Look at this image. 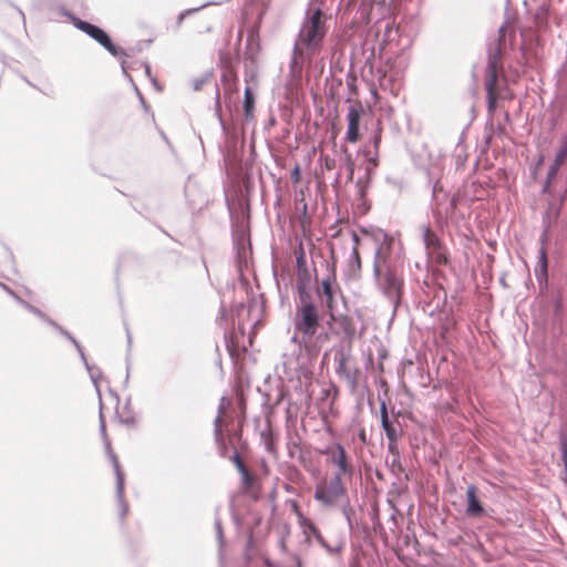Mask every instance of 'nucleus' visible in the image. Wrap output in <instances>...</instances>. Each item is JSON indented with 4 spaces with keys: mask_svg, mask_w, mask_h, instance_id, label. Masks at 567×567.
Segmentation results:
<instances>
[{
    "mask_svg": "<svg viewBox=\"0 0 567 567\" xmlns=\"http://www.w3.org/2000/svg\"><path fill=\"white\" fill-rule=\"evenodd\" d=\"M362 80L369 85L370 93L374 100H381L382 96L379 90L389 92L392 96L398 97L402 89V74L403 73H369V79L365 73H360Z\"/></svg>",
    "mask_w": 567,
    "mask_h": 567,
    "instance_id": "6",
    "label": "nucleus"
},
{
    "mask_svg": "<svg viewBox=\"0 0 567 567\" xmlns=\"http://www.w3.org/2000/svg\"><path fill=\"white\" fill-rule=\"evenodd\" d=\"M505 37V27L499 29V35L493 42H491L488 48V65L487 71H503L502 64V47L504 43Z\"/></svg>",
    "mask_w": 567,
    "mask_h": 567,
    "instance_id": "15",
    "label": "nucleus"
},
{
    "mask_svg": "<svg viewBox=\"0 0 567 567\" xmlns=\"http://www.w3.org/2000/svg\"><path fill=\"white\" fill-rule=\"evenodd\" d=\"M282 567H303V563L298 555L291 556V564L285 565Z\"/></svg>",
    "mask_w": 567,
    "mask_h": 567,
    "instance_id": "56",
    "label": "nucleus"
},
{
    "mask_svg": "<svg viewBox=\"0 0 567 567\" xmlns=\"http://www.w3.org/2000/svg\"><path fill=\"white\" fill-rule=\"evenodd\" d=\"M559 167H560V165H557L556 163H554L550 166L548 174H547V183H549L553 178H555V176L558 173Z\"/></svg>",
    "mask_w": 567,
    "mask_h": 567,
    "instance_id": "55",
    "label": "nucleus"
},
{
    "mask_svg": "<svg viewBox=\"0 0 567 567\" xmlns=\"http://www.w3.org/2000/svg\"><path fill=\"white\" fill-rule=\"evenodd\" d=\"M215 352H216L215 364L219 368L220 374L223 375L224 371H223V365H221V354H220L218 346H216Z\"/></svg>",
    "mask_w": 567,
    "mask_h": 567,
    "instance_id": "59",
    "label": "nucleus"
},
{
    "mask_svg": "<svg viewBox=\"0 0 567 567\" xmlns=\"http://www.w3.org/2000/svg\"><path fill=\"white\" fill-rule=\"evenodd\" d=\"M0 287L11 297L13 298L17 292L14 290H12L8 285L3 284L0 281Z\"/></svg>",
    "mask_w": 567,
    "mask_h": 567,
    "instance_id": "62",
    "label": "nucleus"
},
{
    "mask_svg": "<svg viewBox=\"0 0 567 567\" xmlns=\"http://www.w3.org/2000/svg\"><path fill=\"white\" fill-rule=\"evenodd\" d=\"M566 157H567V148L560 146V148L558 150V152L556 154L554 163L561 166L564 164Z\"/></svg>",
    "mask_w": 567,
    "mask_h": 567,
    "instance_id": "49",
    "label": "nucleus"
},
{
    "mask_svg": "<svg viewBox=\"0 0 567 567\" xmlns=\"http://www.w3.org/2000/svg\"><path fill=\"white\" fill-rule=\"evenodd\" d=\"M341 512L347 520L349 529L352 530L354 528V517H355L354 508L347 501V503L341 506Z\"/></svg>",
    "mask_w": 567,
    "mask_h": 567,
    "instance_id": "36",
    "label": "nucleus"
},
{
    "mask_svg": "<svg viewBox=\"0 0 567 567\" xmlns=\"http://www.w3.org/2000/svg\"><path fill=\"white\" fill-rule=\"evenodd\" d=\"M210 3H212V2L203 3V4H202L200 7H198V8L188 9V10H185V11L181 12V13L178 14V18H177V23H178V24H181V23H182V21L184 20V18H185L186 16L192 14V13H195V12L199 11L202 8H205V7H207L208 4H210Z\"/></svg>",
    "mask_w": 567,
    "mask_h": 567,
    "instance_id": "46",
    "label": "nucleus"
},
{
    "mask_svg": "<svg viewBox=\"0 0 567 567\" xmlns=\"http://www.w3.org/2000/svg\"><path fill=\"white\" fill-rule=\"evenodd\" d=\"M213 74L214 73H205L203 76L195 79L192 83L193 90L200 91L203 89V86L209 81V79Z\"/></svg>",
    "mask_w": 567,
    "mask_h": 567,
    "instance_id": "43",
    "label": "nucleus"
},
{
    "mask_svg": "<svg viewBox=\"0 0 567 567\" xmlns=\"http://www.w3.org/2000/svg\"><path fill=\"white\" fill-rule=\"evenodd\" d=\"M259 52L258 35L250 32L247 37L245 49V71H249L255 66L257 54Z\"/></svg>",
    "mask_w": 567,
    "mask_h": 567,
    "instance_id": "22",
    "label": "nucleus"
},
{
    "mask_svg": "<svg viewBox=\"0 0 567 567\" xmlns=\"http://www.w3.org/2000/svg\"><path fill=\"white\" fill-rule=\"evenodd\" d=\"M323 2L324 0H311L309 3L295 40L289 71L312 68V59L319 54L328 31V17L322 10Z\"/></svg>",
    "mask_w": 567,
    "mask_h": 567,
    "instance_id": "1",
    "label": "nucleus"
},
{
    "mask_svg": "<svg viewBox=\"0 0 567 567\" xmlns=\"http://www.w3.org/2000/svg\"><path fill=\"white\" fill-rule=\"evenodd\" d=\"M424 347L425 341H422L420 350ZM424 372V358L422 357L421 351L416 354V361H413L412 359H405L402 361V377L415 380L422 388L425 386V383L423 382Z\"/></svg>",
    "mask_w": 567,
    "mask_h": 567,
    "instance_id": "12",
    "label": "nucleus"
},
{
    "mask_svg": "<svg viewBox=\"0 0 567 567\" xmlns=\"http://www.w3.org/2000/svg\"><path fill=\"white\" fill-rule=\"evenodd\" d=\"M218 423H219V416L217 415L214 420V436L217 444L218 453L221 457L227 458L228 452H233V446L227 445L225 442L221 441L219 434H218Z\"/></svg>",
    "mask_w": 567,
    "mask_h": 567,
    "instance_id": "31",
    "label": "nucleus"
},
{
    "mask_svg": "<svg viewBox=\"0 0 567 567\" xmlns=\"http://www.w3.org/2000/svg\"><path fill=\"white\" fill-rule=\"evenodd\" d=\"M124 326H125V332H126L127 352H130L131 348H132V334H131L128 324L124 323Z\"/></svg>",
    "mask_w": 567,
    "mask_h": 567,
    "instance_id": "61",
    "label": "nucleus"
},
{
    "mask_svg": "<svg viewBox=\"0 0 567 567\" xmlns=\"http://www.w3.org/2000/svg\"><path fill=\"white\" fill-rule=\"evenodd\" d=\"M386 238L388 234L380 228L374 230L371 235V239L374 243L373 276L381 292L391 300H394L401 292L402 280L392 270L386 269L385 271H382L379 267V261L384 256V247L382 244Z\"/></svg>",
    "mask_w": 567,
    "mask_h": 567,
    "instance_id": "3",
    "label": "nucleus"
},
{
    "mask_svg": "<svg viewBox=\"0 0 567 567\" xmlns=\"http://www.w3.org/2000/svg\"><path fill=\"white\" fill-rule=\"evenodd\" d=\"M379 412H380V422H381V424H384L386 421H389L386 403L384 400H380Z\"/></svg>",
    "mask_w": 567,
    "mask_h": 567,
    "instance_id": "48",
    "label": "nucleus"
},
{
    "mask_svg": "<svg viewBox=\"0 0 567 567\" xmlns=\"http://www.w3.org/2000/svg\"><path fill=\"white\" fill-rule=\"evenodd\" d=\"M348 495L347 486L344 485L342 477L338 474H333L332 478L328 482L324 488H317L313 498L318 501L322 506L331 508L337 505L341 497Z\"/></svg>",
    "mask_w": 567,
    "mask_h": 567,
    "instance_id": "9",
    "label": "nucleus"
},
{
    "mask_svg": "<svg viewBox=\"0 0 567 567\" xmlns=\"http://www.w3.org/2000/svg\"><path fill=\"white\" fill-rule=\"evenodd\" d=\"M298 522H299L300 528L302 529V533L305 534V537L307 540L311 542L315 539L323 548L331 551L327 540L321 535L320 529L318 528V526L316 525V523L312 519L306 517L302 514H298Z\"/></svg>",
    "mask_w": 567,
    "mask_h": 567,
    "instance_id": "16",
    "label": "nucleus"
},
{
    "mask_svg": "<svg viewBox=\"0 0 567 567\" xmlns=\"http://www.w3.org/2000/svg\"><path fill=\"white\" fill-rule=\"evenodd\" d=\"M214 528H215V533H216V539L218 543V559H219V563L223 564L224 547L226 545V538H225V533H224V527H223L221 520L218 516L215 517Z\"/></svg>",
    "mask_w": 567,
    "mask_h": 567,
    "instance_id": "30",
    "label": "nucleus"
},
{
    "mask_svg": "<svg viewBox=\"0 0 567 567\" xmlns=\"http://www.w3.org/2000/svg\"><path fill=\"white\" fill-rule=\"evenodd\" d=\"M234 465L241 461L239 453L236 449H233V453L227 457Z\"/></svg>",
    "mask_w": 567,
    "mask_h": 567,
    "instance_id": "60",
    "label": "nucleus"
},
{
    "mask_svg": "<svg viewBox=\"0 0 567 567\" xmlns=\"http://www.w3.org/2000/svg\"><path fill=\"white\" fill-rule=\"evenodd\" d=\"M377 166L378 159L375 157H371L364 168V176L359 177L358 181L355 182V187L358 188V195L360 197H363L367 194L371 185Z\"/></svg>",
    "mask_w": 567,
    "mask_h": 567,
    "instance_id": "23",
    "label": "nucleus"
},
{
    "mask_svg": "<svg viewBox=\"0 0 567 567\" xmlns=\"http://www.w3.org/2000/svg\"><path fill=\"white\" fill-rule=\"evenodd\" d=\"M24 309L30 313L34 315L35 317H38L39 319H41L48 326L52 327L60 336L66 330L59 322H56L54 319H52L50 316H48L38 307L31 305L30 302L25 303Z\"/></svg>",
    "mask_w": 567,
    "mask_h": 567,
    "instance_id": "26",
    "label": "nucleus"
},
{
    "mask_svg": "<svg viewBox=\"0 0 567 567\" xmlns=\"http://www.w3.org/2000/svg\"><path fill=\"white\" fill-rule=\"evenodd\" d=\"M427 255L431 262L437 266H445L447 264L446 251L436 245V238L430 229H427Z\"/></svg>",
    "mask_w": 567,
    "mask_h": 567,
    "instance_id": "20",
    "label": "nucleus"
},
{
    "mask_svg": "<svg viewBox=\"0 0 567 567\" xmlns=\"http://www.w3.org/2000/svg\"><path fill=\"white\" fill-rule=\"evenodd\" d=\"M361 256L357 246L352 247L350 258L348 260V268L346 271L347 279H358L361 272Z\"/></svg>",
    "mask_w": 567,
    "mask_h": 567,
    "instance_id": "25",
    "label": "nucleus"
},
{
    "mask_svg": "<svg viewBox=\"0 0 567 567\" xmlns=\"http://www.w3.org/2000/svg\"><path fill=\"white\" fill-rule=\"evenodd\" d=\"M466 501L467 508L466 513L470 516H481L483 514V506L477 497V488L474 485H470L466 488Z\"/></svg>",
    "mask_w": 567,
    "mask_h": 567,
    "instance_id": "24",
    "label": "nucleus"
},
{
    "mask_svg": "<svg viewBox=\"0 0 567 567\" xmlns=\"http://www.w3.org/2000/svg\"><path fill=\"white\" fill-rule=\"evenodd\" d=\"M123 50L127 51L130 53V55H118L117 58L121 59V70L122 71H127V69L134 68L133 65H131L128 63V59L133 58L137 52H141L143 50V44L138 43L135 47H132V48H128V49H123ZM135 68H137V65ZM138 68H144V71H151V65L146 61H141L138 63Z\"/></svg>",
    "mask_w": 567,
    "mask_h": 567,
    "instance_id": "27",
    "label": "nucleus"
},
{
    "mask_svg": "<svg viewBox=\"0 0 567 567\" xmlns=\"http://www.w3.org/2000/svg\"><path fill=\"white\" fill-rule=\"evenodd\" d=\"M120 422L127 427H134L136 425V417L134 415H130L122 417Z\"/></svg>",
    "mask_w": 567,
    "mask_h": 567,
    "instance_id": "52",
    "label": "nucleus"
},
{
    "mask_svg": "<svg viewBox=\"0 0 567 567\" xmlns=\"http://www.w3.org/2000/svg\"><path fill=\"white\" fill-rule=\"evenodd\" d=\"M322 346L323 344L321 342H319L316 338H311L309 340H306L302 350L309 357L316 358L320 353Z\"/></svg>",
    "mask_w": 567,
    "mask_h": 567,
    "instance_id": "34",
    "label": "nucleus"
},
{
    "mask_svg": "<svg viewBox=\"0 0 567 567\" xmlns=\"http://www.w3.org/2000/svg\"><path fill=\"white\" fill-rule=\"evenodd\" d=\"M339 331L334 328H330L329 330H322L320 332H316L312 338H316L319 342L324 344L327 341L330 340L331 334H338Z\"/></svg>",
    "mask_w": 567,
    "mask_h": 567,
    "instance_id": "40",
    "label": "nucleus"
},
{
    "mask_svg": "<svg viewBox=\"0 0 567 567\" xmlns=\"http://www.w3.org/2000/svg\"><path fill=\"white\" fill-rule=\"evenodd\" d=\"M0 287L11 297L13 298L17 292L14 290H12L8 285L3 284L0 281Z\"/></svg>",
    "mask_w": 567,
    "mask_h": 567,
    "instance_id": "63",
    "label": "nucleus"
},
{
    "mask_svg": "<svg viewBox=\"0 0 567 567\" xmlns=\"http://www.w3.org/2000/svg\"><path fill=\"white\" fill-rule=\"evenodd\" d=\"M73 25L80 31L84 32L91 39L96 41L102 48H104L112 56L130 55L123 48L117 47L112 41L110 34L101 27L93 24L89 21L82 20L78 17H71Z\"/></svg>",
    "mask_w": 567,
    "mask_h": 567,
    "instance_id": "7",
    "label": "nucleus"
},
{
    "mask_svg": "<svg viewBox=\"0 0 567 567\" xmlns=\"http://www.w3.org/2000/svg\"><path fill=\"white\" fill-rule=\"evenodd\" d=\"M234 249L236 251V260L240 265H247L249 256L248 251L245 247H239L238 241L234 240Z\"/></svg>",
    "mask_w": 567,
    "mask_h": 567,
    "instance_id": "37",
    "label": "nucleus"
},
{
    "mask_svg": "<svg viewBox=\"0 0 567 567\" xmlns=\"http://www.w3.org/2000/svg\"><path fill=\"white\" fill-rule=\"evenodd\" d=\"M402 433L406 436L414 457L419 458V453L425 446V425L416 421L414 416H409L402 427Z\"/></svg>",
    "mask_w": 567,
    "mask_h": 567,
    "instance_id": "10",
    "label": "nucleus"
},
{
    "mask_svg": "<svg viewBox=\"0 0 567 567\" xmlns=\"http://www.w3.org/2000/svg\"><path fill=\"white\" fill-rule=\"evenodd\" d=\"M144 74L150 80V82L152 83V85L154 86V89L157 92H162L163 91V85L157 81V79L155 76H153V73L147 72V73H144Z\"/></svg>",
    "mask_w": 567,
    "mask_h": 567,
    "instance_id": "51",
    "label": "nucleus"
},
{
    "mask_svg": "<svg viewBox=\"0 0 567 567\" xmlns=\"http://www.w3.org/2000/svg\"><path fill=\"white\" fill-rule=\"evenodd\" d=\"M215 114L219 121L220 127L223 131H225V124L221 117V109H220V97H219V90L216 86V95H215Z\"/></svg>",
    "mask_w": 567,
    "mask_h": 567,
    "instance_id": "42",
    "label": "nucleus"
},
{
    "mask_svg": "<svg viewBox=\"0 0 567 567\" xmlns=\"http://www.w3.org/2000/svg\"><path fill=\"white\" fill-rule=\"evenodd\" d=\"M123 75L125 76L126 80H128L132 83L133 89L136 93V96H137L142 107L147 112L150 110V105L145 101V99H144L142 92L140 91V89L137 87V85L133 82V80L131 78V73H123Z\"/></svg>",
    "mask_w": 567,
    "mask_h": 567,
    "instance_id": "39",
    "label": "nucleus"
},
{
    "mask_svg": "<svg viewBox=\"0 0 567 567\" xmlns=\"http://www.w3.org/2000/svg\"><path fill=\"white\" fill-rule=\"evenodd\" d=\"M351 358V351L350 350H343V349H334V362H336V372L340 377H343L349 383L352 385H355L358 380L354 375L350 372V370L347 367V363L349 362Z\"/></svg>",
    "mask_w": 567,
    "mask_h": 567,
    "instance_id": "18",
    "label": "nucleus"
},
{
    "mask_svg": "<svg viewBox=\"0 0 567 567\" xmlns=\"http://www.w3.org/2000/svg\"><path fill=\"white\" fill-rule=\"evenodd\" d=\"M99 431L103 440L105 452L112 464L115 475V496L120 504V518L123 519L128 513V503L125 501V474L122 470L117 455L112 450L111 441L106 432V421L99 424Z\"/></svg>",
    "mask_w": 567,
    "mask_h": 567,
    "instance_id": "4",
    "label": "nucleus"
},
{
    "mask_svg": "<svg viewBox=\"0 0 567 567\" xmlns=\"http://www.w3.org/2000/svg\"><path fill=\"white\" fill-rule=\"evenodd\" d=\"M338 324L341 332L340 342L338 346L334 347V349H343V350H350L352 351L353 342L355 339V324L353 320L347 316L341 315L338 318Z\"/></svg>",
    "mask_w": 567,
    "mask_h": 567,
    "instance_id": "13",
    "label": "nucleus"
},
{
    "mask_svg": "<svg viewBox=\"0 0 567 567\" xmlns=\"http://www.w3.org/2000/svg\"><path fill=\"white\" fill-rule=\"evenodd\" d=\"M293 290L298 297L293 326L305 338L312 337L324 322V313L316 301V286L309 272L298 274Z\"/></svg>",
    "mask_w": 567,
    "mask_h": 567,
    "instance_id": "2",
    "label": "nucleus"
},
{
    "mask_svg": "<svg viewBox=\"0 0 567 567\" xmlns=\"http://www.w3.org/2000/svg\"><path fill=\"white\" fill-rule=\"evenodd\" d=\"M322 346L323 344L321 342H319L316 338H311L309 340H306L302 350L309 357L316 358L320 353Z\"/></svg>",
    "mask_w": 567,
    "mask_h": 567,
    "instance_id": "35",
    "label": "nucleus"
},
{
    "mask_svg": "<svg viewBox=\"0 0 567 567\" xmlns=\"http://www.w3.org/2000/svg\"><path fill=\"white\" fill-rule=\"evenodd\" d=\"M257 74L258 73H245V82L247 85L244 90L243 109L244 117L247 123L255 117L256 92L250 86V82L256 80Z\"/></svg>",
    "mask_w": 567,
    "mask_h": 567,
    "instance_id": "14",
    "label": "nucleus"
},
{
    "mask_svg": "<svg viewBox=\"0 0 567 567\" xmlns=\"http://www.w3.org/2000/svg\"><path fill=\"white\" fill-rule=\"evenodd\" d=\"M343 87L342 79L337 76V73H329V75L324 79V94L333 102L336 105L340 101V90Z\"/></svg>",
    "mask_w": 567,
    "mask_h": 567,
    "instance_id": "21",
    "label": "nucleus"
},
{
    "mask_svg": "<svg viewBox=\"0 0 567 567\" xmlns=\"http://www.w3.org/2000/svg\"><path fill=\"white\" fill-rule=\"evenodd\" d=\"M19 78L28 83L31 87L38 90L47 96L54 93L52 84L48 81L44 73H18Z\"/></svg>",
    "mask_w": 567,
    "mask_h": 567,
    "instance_id": "17",
    "label": "nucleus"
},
{
    "mask_svg": "<svg viewBox=\"0 0 567 567\" xmlns=\"http://www.w3.org/2000/svg\"><path fill=\"white\" fill-rule=\"evenodd\" d=\"M321 287H316V299L319 300L320 310L323 311L324 316L329 315L330 323L334 319V312L338 307L337 291L334 285H337V261L333 260L328 266V275L321 280Z\"/></svg>",
    "mask_w": 567,
    "mask_h": 567,
    "instance_id": "5",
    "label": "nucleus"
},
{
    "mask_svg": "<svg viewBox=\"0 0 567 567\" xmlns=\"http://www.w3.org/2000/svg\"><path fill=\"white\" fill-rule=\"evenodd\" d=\"M488 96V111L493 113L498 100H512L513 92L509 89V79L506 73H489L486 80Z\"/></svg>",
    "mask_w": 567,
    "mask_h": 567,
    "instance_id": "8",
    "label": "nucleus"
},
{
    "mask_svg": "<svg viewBox=\"0 0 567 567\" xmlns=\"http://www.w3.org/2000/svg\"><path fill=\"white\" fill-rule=\"evenodd\" d=\"M86 372L89 373V377L95 388V391H96V394L99 398V402L102 406L103 401H102L101 388H100L99 382H100V380H102L104 378V374H103L102 370L96 365L91 367V371H86Z\"/></svg>",
    "mask_w": 567,
    "mask_h": 567,
    "instance_id": "32",
    "label": "nucleus"
},
{
    "mask_svg": "<svg viewBox=\"0 0 567 567\" xmlns=\"http://www.w3.org/2000/svg\"><path fill=\"white\" fill-rule=\"evenodd\" d=\"M380 142H381V132L375 131L370 137V143L373 145V148L375 151V154L373 157H375L377 159H378V150H379Z\"/></svg>",
    "mask_w": 567,
    "mask_h": 567,
    "instance_id": "45",
    "label": "nucleus"
},
{
    "mask_svg": "<svg viewBox=\"0 0 567 567\" xmlns=\"http://www.w3.org/2000/svg\"><path fill=\"white\" fill-rule=\"evenodd\" d=\"M12 299L23 308L25 307V303H28V301L21 298L18 293Z\"/></svg>",
    "mask_w": 567,
    "mask_h": 567,
    "instance_id": "64",
    "label": "nucleus"
},
{
    "mask_svg": "<svg viewBox=\"0 0 567 567\" xmlns=\"http://www.w3.org/2000/svg\"><path fill=\"white\" fill-rule=\"evenodd\" d=\"M365 114V109L363 105L358 102L357 104H351L348 107L347 113V132L346 140L352 144L357 143L361 137V120Z\"/></svg>",
    "mask_w": 567,
    "mask_h": 567,
    "instance_id": "11",
    "label": "nucleus"
},
{
    "mask_svg": "<svg viewBox=\"0 0 567 567\" xmlns=\"http://www.w3.org/2000/svg\"><path fill=\"white\" fill-rule=\"evenodd\" d=\"M296 265L298 268V274H302L303 271L309 272L305 252L301 251L296 256Z\"/></svg>",
    "mask_w": 567,
    "mask_h": 567,
    "instance_id": "41",
    "label": "nucleus"
},
{
    "mask_svg": "<svg viewBox=\"0 0 567 567\" xmlns=\"http://www.w3.org/2000/svg\"><path fill=\"white\" fill-rule=\"evenodd\" d=\"M239 475H240V483H241V485H244V486L251 485L252 478H251V476H250L248 471L244 472V473H240Z\"/></svg>",
    "mask_w": 567,
    "mask_h": 567,
    "instance_id": "54",
    "label": "nucleus"
},
{
    "mask_svg": "<svg viewBox=\"0 0 567 567\" xmlns=\"http://www.w3.org/2000/svg\"><path fill=\"white\" fill-rule=\"evenodd\" d=\"M61 336L63 338H65L75 348V350L79 354V358H80L82 364L84 365L85 370L91 371V367H93V365L90 364V362L86 358V354L84 352V348L81 344V342L69 330H65Z\"/></svg>",
    "mask_w": 567,
    "mask_h": 567,
    "instance_id": "29",
    "label": "nucleus"
},
{
    "mask_svg": "<svg viewBox=\"0 0 567 567\" xmlns=\"http://www.w3.org/2000/svg\"><path fill=\"white\" fill-rule=\"evenodd\" d=\"M220 81L224 84H227V83H235V84H237L238 83L237 73H226V72H223L221 76H220Z\"/></svg>",
    "mask_w": 567,
    "mask_h": 567,
    "instance_id": "47",
    "label": "nucleus"
},
{
    "mask_svg": "<svg viewBox=\"0 0 567 567\" xmlns=\"http://www.w3.org/2000/svg\"><path fill=\"white\" fill-rule=\"evenodd\" d=\"M1 246H2L3 250L7 254V257H8L9 261L14 264L16 258H14V255H13V251L11 250V248L6 243H3V241H1Z\"/></svg>",
    "mask_w": 567,
    "mask_h": 567,
    "instance_id": "57",
    "label": "nucleus"
},
{
    "mask_svg": "<svg viewBox=\"0 0 567 567\" xmlns=\"http://www.w3.org/2000/svg\"><path fill=\"white\" fill-rule=\"evenodd\" d=\"M219 61L221 63V71H225V72H228V71H234L233 66L229 64L230 63V60L227 55L220 53L219 54Z\"/></svg>",
    "mask_w": 567,
    "mask_h": 567,
    "instance_id": "50",
    "label": "nucleus"
},
{
    "mask_svg": "<svg viewBox=\"0 0 567 567\" xmlns=\"http://www.w3.org/2000/svg\"><path fill=\"white\" fill-rule=\"evenodd\" d=\"M347 458L348 454L344 446L341 443H336L329 455V461L337 467L334 474H338L340 477L349 471Z\"/></svg>",
    "mask_w": 567,
    "mask_h": 567,
    "instance_id": "19",
    "label": "nucleus"
},
{
    "mask_svg": "<svg viewBox=\"0 0 567 567\" xmlns=\"http://www.w3.org/2000/svg\"><path fill=\"white\" fill-rule=\"evenodd\" d=\"M290 176H291V179H292L293 182H298V181H299V178H300V176H301V168H300V166H299V165H296V166L291 169V172H290Z\"/></svg>",
    "mask_w": 567,
    "mask_h": 567,
    "instance_id": "58",
    "label": "nucleus"
},
{
    "mask_svg": "<svg viewBox=\"0 0 567 567\" xmlns=\"http://www.w3.org/2000/svg\"><path fill=\"white\" fill-rule=\"evenodd\" d=\"M411 161L417 169L425 171V159L423 157V151L425 150V143L422 142L420 145H414L411 142H406Z\"/></svg>",
    "mask_w": 567,
    "mask_h": 567,
    "instance_id": "28",
    "label": "nucleus"
},
{
    "mask_svg": "<svg viewBox=\"0 0 567 567\" xmlns=\"http://www.w3.org/2000/svg\"><path fill=\"white\" fill-rule=\"evenodd\" d=\"M311 338H312V337H307V338H305L302 333L297 332V331L295 330V334L291 337V342H292V343H295V344H297V346H299V348L302 350V348H303V344H305L306 340H309V339H311Z\"/></svg>",
    "mask_w": 567,
    "mask_h": 567,
    "instance_id": "44",
    "label": "nucleus"
},
{
    "mask_svg": "<svg viewBox=\"0 0 567 567\" xmlns=\"http://www.w3.org/2000/svg\"><path fill=\"white\" fill-rule=\"evenodd\" d=\"M381 427L389 441L396 440L399 432L394 424H392L390 421H386L384 424H381Z\"/></svg>",
    "mask_w": 567,
    "mask_h": 567,
    "instance_id": "38",
    "label": "nucleus"
},
{
    "mask_svg": "<svg viewBox=\"0 0 567 567\" xmlns=\"http://www.w3.org/2000/svg\"><path fill=\"white\" fill-rule=\"evenodd\" d=\"M357 79H358V73H352V72L347 73V85H348L349 90H352V87H354Z\"/></svg>",
    "mask_w": 567,
    "mask_h": 567,
    "instance_id": "53",
    "label": "nucleus"
},
{
    "mask_svg": "<svg viewBox=\"0 0 567 567\" xmlns=\"http://www.w3.org/2000/svg\"><path fill=\"white\" fill-rule=\"evenodd\" d=\"M547 267H548L547 252H546L545 247H542L539 249V255H538V268L539 269L537 270V278L539 281L547 279Z\"/></svg>",
    "mask_w": 567,
    "mask_h": 567,
    "instance_id": "33",
    "label": "nucleus"
}]
</instances>
